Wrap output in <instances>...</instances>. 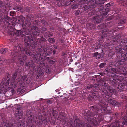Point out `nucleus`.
Returning a JSON list of instances; mask_svg holds the SVG:
<instances>
[{"label": "nucleus", "mask_w": 127, "mask_h": 127, "mask_svg": "<svg viewBox=\"0 0 127 127\" xmlns=\"http://www.w3.org/2000/svg\"><path fill=\"white\" fill-rule=\"evenodd\" d=\"M17 75V73H15L13 76L12 79H9L6 83H3L2 86L1 85L3 83L1 82V83H0V93H4L10 89H11L12 92H13L14 91L12 89L13 87L15 88L19 84H23H23L27 78L26 76H23L20 78H17L15 82L14 80L16 78Z\"/></svg>", "instance_id": "obj_1"}, {"label": "nucleus", "mask_w": 127, "mask_h": 127, "mask_svg": "<svg viewBox=\"0 0 127 127\" xmlns=\"http://www.w3.org/2000/svg\"><path fill=\"white\" fill-rule=\"evenodd\" d=\"M21 53L23 54L22 56H21L22 54H20L19 56V63L20 64H23L24 63V61L27 58V57L25 56H24L23 54L24 53H26L27 55H31V53L30 52H28L26 49L23 50H21Z\"/></svg>", "instance_id": "obj_2"}, {"label": "nucleus", "mask_w": 127, "mask_h": 127, "mask_svg": "<svg viewBox=\"0 0 127 127\" xmlns=\"http://www.w3.org/2000/svg\"><path fill=\"white\" fill-rule=\"evenodd\" d=\"M115 91V90L110 87L104 88L102 91L103 93L107 95L108 96H110Z\"/></svg>", "instance_id": "obj_3"}, {"label": "nucleus", "mask_w": 127, "mask_h": 127, "mask_svg": "<svg viewBox=\"0 0 127 127\" xmlns=\"http://www.w3.org/2000/svg\"><path fill=\"white\" fill-rule=\"evenodd\" d=\"M103 106H104L102 104H100L99 106H98V107L99 108V109H98V108H97L95 106L91 107V109L93 110H95L96 112H97L98 110H99V109H101V110L102 108H103Z\"/></svg>", "instance_id": "obj_4"}, {"label": "nucleus", "mask_w": 127, "mask_h": 127, "mask_svg": "<svg viewBox=\"0 0 127 127\" xmlns=\"http://www.w3.org/2000/svg\"><path fill=\"white\" fill-rule=\"evenodd\" d=\"M1 127H15V125L14 126L12 124H10L9 125L3 122L2 124V126Z\"/></svg>", "instance_id": "obj_5"}, {"label": "nucleus", "mask_w": 127, "mask_h": 127, "mask_svg": "<svg viewBox=\"0 0 127 127\" xmlns=\"http://www.w3.org/2000/svg\"><path fill=\"white\" fill-rule=\"evenodd\" d=\"M57 1L58 5L62 6L64 4V0H56Z\"/></svg>", "instance_id": "obj_6"}, {"label": "nucleus", "mask_w": 127, "mask_h": 127, "mask_svg": "<svg viewBox=\"0 0 127 127\" xmlns=\"http://www.w3.org/2000/svg\"><path fill=\"white\" fill-rule=\"evenodd\" d=\"M29 118L30 119H29V121L36 122V120L37 119V118L36 117H32V116H30L29 117Z\"/></svg>", "instance_id": "obj_7"}, {"label": "nucleus", "mask_w": 127, "mask_h": 127, "mask_svg": "<svg viewBox=\"0 0 127 127\" xmlns=\"http://www.w3.org/2000/svg\"><path fill=\"white\" fill-rule=\"evenodd\" d=\"M7 51V49L6 48H4L3 49H2L0 50V54H3L5 53Z\"/></svg>", "instance_id": "obj_8"}, {"label": "nucleus", "mask_w": 127, "mask_h": 127, "mask_svg": "<svg viewBox=\"0 0 127 127\" xmlns=\"http://www.w3.org/2000/svg\"><path fill=\"white\" fill-rule=\"evenodd\" d=\"M94 56L97 59H99L100 57V55L99 54L98 52H96L94 53Z\"/></svg>", "instance_id": "obj_9"}, {"label": "nucleus", "mask_w": 127, "mask_h": 127, "mask_svg": "<svg viewBox=\"0 0 127 127\" xmlns=\"http://www.w3.org/2000/svg\"><path fill=\"white\" fill-rule=\"evenodd\" d=\"M106 27L105 25L103 24L101 25L98 27V29H102L105 28Z\"/></svg>", "instance_id": "obj_10"}, {"label": "nucleus", "mask_w": 127, "mask_h": 127, "mask_svg": "<svg viewBox=\"0 0 127 127\" xmlns=\"http://www.w3.org/2000/svg\"><path fill=\"white\" fill-rule=\"evenodd\" d=\"M127 117H125L123 118V119L125 121H124L123 123V125H127Z\"/></svg>", "instance_id": "obj_11"}, {"label": "nucleus", "mask_w": 127, "mask_h": 127, "mask_svg": "<svg viewBox=\"0 0 127 127\" xmlns=\"http://www.w3.org/2000/svg\"><path fill=\"white\" fill-rule=\"evenodd\" d=\"M111 103L114 105H116L118 104V103L115 100H112V101L111 102Z\"/></svg>", "instance_id": "obj_12"}, {"label": "nucleus", "mask_w": 127, "mask_h": 127, "mask_svg": "<svg viewBox=\"0 0 127 127\" xmlns=\"http://www.w3.org/2000/svg\"><path fill=\"white\" fill-rule=\"evenodd\" d=\"M68 0L65 3V4H64V5H65L66 6L68 5L69 4H70L71 3V2H72L73 1L72 0Z\"/></svg>", "instance_id": "obj_13"}, {"label": "nucleus", "mask_w": 127, "mask_h": 127, "mask_svg": "<svg viewBox=\"0 0 127 127\" xmlns=\"http://www.w3.org/2000/svg\"><path fill=\"white\" fill-rule=\"evenodd\" d=\"M49 41L51 43H53L55 42V40L53 38H50L48 39Z\"/></svg>", "instance_id": "obj_14"}, {"label": "nucleus", "mask_w": 127, "mask_h": 127, "mask_svg": "<svg viewBox=\"0 0 127 127\" xmlns=\"http://www.w3.org/2000/svg\"><path fill=\"white\" fill-rule=\"evenodd\" d=\"M106 64L105 63H102L100 64L99 65V67L100 68H102L104 67L105 65Z\"/></svg>", "instance_id": "obj_15"}, {"label": "nucleus", "mask_w": 127, "mask_h": 127, "mask_svg": "<svg viewBox=\"0 0 127 127\" xmlns=\"http://www.w3.org/2000/svg\"><path fill=\"white\" fill-rule=\"evenodd\" d=\"M77 6L75 4H74L71 6V8L73 9H75L77 8Z\"/></svg>", "instance_id": "obj_16"}, {"label": "nucleus", "mask_w": 127, "mask_h": 127, "mask_svg": "<svg viewBox=\"0 0 127 127\" xmlns=\"http://www.w3.org/2000/svg\"><path fill=\"white\" fill-rule=\"evenodd\" d=\"M126 21L124 19H122L121 20L120 23L121 24H123L125 23L126 22Z\"/></svg>", "instance_id": "obj_17"}, {"label": "nucleus", "mask_w": 127, "mask_h": 127, "mask_svg": "<svg viewBox=\"0 0 127 127\" xmlns=\"http://www.w3.org/2000/svg\"><path fill=\"white\" fill-rule=\"evenodd\" d=\"M109 45H108V44H107L104 45V47L105 48V49H106L107 48H110V47H109Z\"/></svg>", "instance_id": "obj_18"}, {"label": "nucleus", "mask_w": 127, "mask_h": 127, "mask_svg": "<svg viewBox=\"0 0 127 127\" xmlns=\"http://www.w3.org/2000/svg\"><path fill=\"white\" fill-rule=\"evenodd\" d=\"M62 114H61L60 115V118H58V120H60V121H62V119H62V118H63V116H62Z\"/></svg>", "instance_id": "obj_19"}, {"label": "nucleus", "mask_w": 127, "mask_h": 127, "mask_svg": "<svg viewBox=\"0 0 127 127\" xmlns=\"http://www.w3.org/2000/svg\"><path fill=\"white\" fill-rule=\"evenodd\" d=\"M6 61H7V63H8V64H9V63H10L11 62H13V61H14L13 60H8L7 61L6 60Z\"/></svg>", "instance_id": "obj_20"}, {"label": "nucleus", "mask_w": 127, "mask_h": 127, "mask_svg": "<svg viewBox=\"0 0 127 127\" xmlns=\"http://www.w3.org/2000/svg\"><path fill=\"white\" fill-rule=\"evenodd\" d=\"M22 9H23V8L21 7H18V10L19 11H20L21 12L22 11Z\"/></svg>", "instance_id": "obj_21"}, {"label": "nucleus", "mask_w": 127, "mask_h": 127, "mask_svg": "<svg viewBox=\"0 0 127 127\" xmlns=\"http://www.w3.org/2000/svg\"><path fill=\"white\" fill-rule=\"evenodd\" d=\"M79 121V120L78 119L77 120V119H76L75 121H74V122L75 123L74 124H77V123L78 122V121Z\"/></svg>", "instance_id": "obj_22"}, {"label": "nucleus", "mask_w": 127, "mask_h": 127, "mask_svg": "<svg viewBox=\"0 0 127 127\" xmlns=\"http://www.w3.org/2000/svg\"><path fill=\"white\" fill-rule=\"evenodd\" d=\"M4 17L7 20H8L9 19V17L7 16H4Z\"/></svg>", "instance_id": "obj_23"}, {"label": "nucleus", "mask_w": 127, "mask_h": 127, "mask_svg": "<svg viewBox=\"0 0 127 127\" xmlns=\"http://www.w3.org/2000/svg\"><path fill=\"white\" fill-rule=\"evenodd\" d=\"M119 70L120 72H125V71H124V70H123V69L121 70L120 69V68H119Z\"/></svg>", "instance_id": "obj_24"}, {"label": "nucleus", "mask_w": 127, "mask_h": 127, "mask_svg": "<svg viewBox=\"0 0 127 127\" xmlns=\"http://www.w3.org/2000/svg\"><path fill=\"white\" fill-rule=\"evenodd\" d=\"M91 85H89V86H88L87 87V89H90V88H91Z\"/></svg>", "instance_id": "obj_25"}, {"label": "nucleus", "mask_w": 127, "mask_h": 127, "mask_svg": "<svg viewBox=\"0 0 127 127\" xmlns=\"http://www.w3.org/2000/svg\"><path fill=\"white\" fill-rule=\"evenodd\" d=\"M2 2L0 1V7H2L3 5H2Z\"/></svg>", "instance_id": "obj_26"}, {"label": "nucleus", "mask_w": 127, "mask_h": 127, "mask_svg": "<svg viewBox=\"0 0 127 127\" xmlns=\"http://www.w3.org/2000/svg\"><path fill=\"white\" fill-rule=\"evenodd\" d=\"M101 20H99L98 21H96V20L95 21L96 23H99V22H100L101 21Z\"/></svg>", "instance_id": "obj_27"}, {"label": "nucleus", "mask_w": 127, "mask_h": 127, "mask_svg": "<svg viewBox=\"0 0 127 127\" xmlns=\"http://www.w3.org/2000/svg\"><path fill=\"white\" fill-rule=\"evenodd\" d=\"M89 99L91 100H92V99H91L92 97L91 96H89Z\"/></svg>", "instance_id": "obj_28"}, {"label": "nucleus", "mask_w": 127, "mask_h": 127, "mask_svg": "<svg viewBox=\"0 0 127 127\" xmlns=\"http://www.w3.org/2000/svg\"><path fill=\"white\" fill-rule=\"evenodd\" d=\"M18 112H19V114H20V113H19L20 112V113H21V110L20 109V110H19V111Z\"/></svg>", "instance_id": "obj_29"}, {"label": "nucleus", "mask_w": 127, "mask_h": 127, "mask_svg": "<svg viewBox=\"0 0 127 127\" xmlns=\"http://www.w3.org/2000/svg\"><path fill=\"white\" fill-rule=\"evenodd\" d=\"M75 14L76 15H78L79 14V13L78 12V11L76 12Z\"/></svg>", "instance_id": "obj_30"}, {"label": "nucleus", "mask_w": 127, "mask_h": 127, "mask_svg": "<svg viewBox=\"0 0 127 127\" xmlns=\"http://www.w3.org/2000/svg\"><path fill=\"white\" fill-rule=\"evenodd\" d=\"M106 6H108L110 5V4H107L106 5Z\"/></svg>", "instance_id": "obj_31"}, {"label": "nucleus", "mask_w": 127, "mask_h": 127, "mask_svg": "<svg viewBox=\"0 0 127 127\" xmlns=\"http://www.w3.org/2000/svg\"><path fill=\"white\" fill-rule=\"evenodd\" d=\"M11 55L13 56V55H14V53L13 52H11Z\"/></svg>", "instance_id": "obj_32"}, {"label": "nucleus", "mask_w": 127, "mask_h": 127, "mask_svg": "<svg viewBox=\"0 0 127 127\" xmlns=\"http://www.w3.org/2000/svg\"><path fill=\"white\" fill-rule=\"evenodd\" d=\"M52 62V64H54V61H50V62Z\"/></svg>", "instance_id": "obj_33"}, {"label": "nucleus", "mask_w": 127, "mask_h": 127, "mask_svg": "<svg viewBox=\"0 0 127 127\" xmlns=\"http://www.w3.org/2000/svg\"><path fill=\"white\" fill-rule=\"evenodd\" d=\"M46 49L45 50H44V54H46Z\"/></svg>", "instance_id": "obj_34"}, {"label": "nucleus", "mask_w": 127, "mask_h": 127, "mask_svg": "<svg viewBox=\"0 0 127 127\" xmlns=\"http://www.w3.org/2000/svg\"><path fill=\"white\" fill-rule=\"evenodd\" d=\"M55 50H54L53 51V53H54V54H55Z\"/></svg>", "instance_id": "obj_35"}, {"label": "nucleus", "mask_w": 127, "mask_h": 127, "mask_svg": "<svg viewBox=\"0 0 127 127\" xmlns=\"http://www.w3.org/2000/svg\"><path fill=\"white\" fill-rule=\"evenodd\" d=\"M20 46H19V45H18V49H19V47H20Z\"/></svg>", "instance_id": "obj_36"}, {"label": "nucleus", "mask_w": 127, "mask_h": 127, "mask_svg": "<svg viewBox=\"0 0 127 127\" xmlns=\"http://www.w3.org/2000/svg\"><path fill=\"white\" fill-rule=\"evenodd\" d=\"M35 29H37H37H38V28L37 27H36L35 28Z\"/></svg>", "instance_id": "obj_37"}, {"label": "nucleus", "mask_w": 127, "mask_h": 127, "mask_svg": "<svg viewBox=\"0 0 127 127\" xmlns=\"http://www.w3.org/2000/svg\"><path fill=\"white\" fill-rule=\"evenodd\" d=\"M116 37H115L114 38L113 40H114V39H116Z\"/></svg>", "instance_id": "obj_38"}, {"label": "nucleus", "mask_w": 127, "mask_h": 127, "mask_svg": "<svg viewBox=\"0 0 127 127\" xmlns=\"http://www.w3.org/2000/svg\"><path fill=\"white\" fill-rule=\"evenodd\" d=\"M77 64V63H75V65H76V64Z\"/></svg>", "instance_id": "obj_39"}, {"label": "nucleus", "mask_w": 127, "mask_h": 127, "mask_svg": "<svg viewBox=\"0 0 127 127\" xmlns=\"http://www.w3.org/2000/svg\"><path fill=\"white\" fill-rule=\"evenodd\" d=\"M106 84V83H104V85H105Z\"/></svg>", "instance_id": "obj_40"}, {"label": "nucleus", "mask_w": 127, "mask_h": 127, "mask_svg": "<svg viewBox=\"0 0 127 127\" xmlns=\"http://www.w3.org/2000/svg\"><path fill=\"white\" fill-rule=\"evenodd\" d=\"M73 122H72V124H73Z\"/></svg>", "instance_id": "obj_41"}, {"label": "nucleus", "mask_w": 127, "mask_h": 127, "mask_svg": "<svg viewBox=\"0 0 127 127\" xmlns=\"http://www.w3.org/2000/svg\"><path fill=\"white\" fill-rule=\"evenodd\" d=\"M115 72L116 73H117V72L116 71H115Z\"/></svg>", "instance_id": "obj_42"}, {"label": "nucleus", "mask_w": 127, "mask_h": 127, "mask_svg": "<svg viewBox=\"0 0 127 127\" xmlns=\"http://www.w3.org/2000/svg\"><path fill=\"white\" fill-rule=\"evenodd\" d=\"M20 49H21V48H20Z\"/></svg>", "instance_id": "obj_43"}, {"label": "nucleus", "mask_w": 127, "mask_h": 127, "mask_svg": "<svg viewBox=\"0 0 127 127\" xmlns=\"http://www.w3.org/2000/svg\"><path fill=\"white\" fill-rule=\"evenodd\" d=\"M113 69V70H115V69Z\"/></svg>", "instance_id": "obj_44"}]
</instances>
